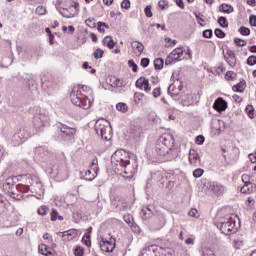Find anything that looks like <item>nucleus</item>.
<instances>
[{"instance_id": "obj_61", "label": "nucleus", "mask_w": 256, "mask_h": 256, "mask_svg": "<svg viewBox=\"0 0 256 256\" xmlns=\"http://www.w3.org/2000/svg\"><path fill=\"white\" fill-rule=\"evenodd\" d=\"M122 9H131V1L123 0L121 3Z\"/></svg>"}, {"instance_id": "obj_53", "label": "nucleus", "mask_w": 256, "mask_h": 256, "mask_svg": "<svg viewBox=\"0 0 256 256\" xmlns=\"http://www.w3.org/2000/svg\"><path fill=\"white\" fill-rule=\"evenodd\" d=\"M158 7L161 9V11H165V9L169 7V2H167L166 0H160L158 2Z\"/></svg>"}, {"instance_id": "obj_41", "label": "nucleus", "mask_w": 256, "mask_h": 256, "mask_svg": "<svg viewBox=\"0 0 256 256\" xmlns=\"http://www.w3.org/2000/svg\"><path fill=\"white\" fill-rule=\"evenodd\" d=\"M240 35H244L245 37L251 35V30L245 26H242L238 29Z\"/></svg>"}, {"instance_id": "obj_12", "label": "nucleus", "mask_w": 256, "mask_h": 256, "mask_svg": "<svg viewBox=\"0 0 256 256\" xmlns=\"http://www.w3.org/2000/svg\"><path fill=\"white\" fill-rule=\"evenodd\" d=\"M111 207L116 212H121V211H127V209L129 208V205L127 204L125 199L120 198L119 196H116L111 199Z\"/></svg>"}, {"instance_id": "obj_43", "label": "nucleus", "mask_w": 256, "mask_h": 256, "mask_svg": "<svg viewBox=\"0 0 256 256\" xmlns=\"http://www.w3.org/2000/svg\"><path fill=\"white\" fill-rule=\"evenodd\" d=\"M105 54V51L103 49L97 48L94 52V59H103V55Z\"/></svg>"}, {"instance_id": "obj_57", "label": "nucleus", "mask_w": 256, "mask_h": 256, "mask_svg": "<svg viewBox=\"0 0 256 256\" xmlns=\"http://www.w3.org/2000/svg\"><path fill=\"white\" fill-rule=\"evenodd\" d=\"M151 9H152L151 5H147L144 9V13L148 18L153 17V12L151 11Z\"/></svg>"}, {"instance_id": "obj_23", "label": "nucleus", "mask_w": 256, "mask_h": 256, "mask_svg": "<svg viewBox=\"0 0 256 256\" xmlns=\"http://www.w3.org/2000/svg\"><path fill=\"white\" fill-rule=\"evenodd\" d=\"M57 235H59L60 237H68L67 241H71V239L75 238V235H77V233H75V229L72 230H67L64 232H58Z\"/></svg>"}, {"instance_id": "obj_50", "label": "nucleus", "mask_w": 256, "mask_h": 256, "mask_svg": "<svg viewBox=\"0 0 256 256\" xmlns=\"http://www.w3.org/2000/svg\"><path fill=\"white\" fill-rule=\"evenodd\" d=\"M234 43H235V45H237V47H245L247 45V41H245L241 38H235Z\"/></svg>"}, {"instance_id": "obj_40", "label": "nucleus", "mask_w": 256, "mask_h": 256, "mask_svg": "<svg viewBox=\"0 0 256 256\" xmlns=\"http://www.w3.org/2000/svg\"><path fill=\"white\" fill-rule=\"evenodd\" d=\"M82 242L86 247H91V235L89 233L84 234Z\"/></svg>"}, {"instance_id": "obj_15", "label": "nucleus", "mask_w": 256, "mask_h": 256, "mask_svg": "<svg viewBox=\"0 0 256 256\" xmlns=\"http://www.w3.org/2000/svg\"><path fill=\"white\" fill-rule=\"evenodd\" d=\"M213 109L218 113H223V111L227 109V101H225V99H223L222 97H219L215 100L213 104Z\"/></svg>"}, {"instance_id": "obj_14", "label": "nucleus", "mask_w": 256, "mask_h": 256, "mask_svg": "<svg viewBox=\"0 0 256 256\" xmlns=\"http://www.w3.org/2000/svg\"><path fill=\"white\" fill-rule=\"evenodd\" d=\"M100 248H101V251H104V253H113V251L115 250V242L113 243L109 240H105L104 238H101Z\"/></svg>"}, {"instance_id": "obj_42", "label": "nucleus", "mask_w": 256, "mask_h": 256, "mask_svg": "<svg viewBox=\"0 0 256 256\" xmlns=\"http://www.w3.org/2000/svg\"><path fill=\"white\" fill-rule=\"evenodd\" d=\"M85 25H87V27H90V29H95V27H97V24L95 23V18L86 19Z\"/></svg>"}, {"instance_id": "obj_45", "label": "nucleus", "mask_w": 256, "mask_h": 256, "mask_svg": "<svg viewBox=\"0 0 256 256\" xmlns=\"http://www.w3.org/2000/svg\"><path fill=\"white\" fill-rule=\"evenodd\" d=\"M49 251V246H47L46 244H40L38 246V252L41 255H45V253H47Z\"/></svg>"}, {"instance_id": "obj_16", "label": "nucleus", "mask_w": 256, "mask_h": 256, "mask_svg": "<svg viewBox=\"0 0 256 256\" xmlns=\"http://www.w3.org/2000/svg\"><path fill=\"white\" fill-rule=\"evenodd\" d=\"M47 171L51 174V177H57V175H60L61 171H63V166L56 162L54 164H50Z\"/></svg>"}, {"instance_id": "obj_38", "label": "nucleus", "mask_w": 256, "mask_h": 256, "mask_svg": "<svg viewBox=\"0 0 256 256\" xmlns=\"http://www.w3.org/2000/svg\"><path fill=\"white\" fill-rule=\"evenodd\" d=\"M143 97H145V94H143L141 92H136L134 94V103L139 105V103H141L143 101Z\"/></svg>"}, {"instance_id": "obj_52", "label": "nucleus", "mask_w": 256, "mask_h": 256, "mask_svg": "<svg viewBox=\"0 0 256 256\" xmlns=\"http://www.w3.org/2000/svg\"><path fill=\"white\" fill-rule=\"evenodd\" d=\"M202 37H204V39H211V37H213V30L211 29L204 30L202 32Z\"/></svg>"}, {"instance_id": "obj_64", "label": "nucleus", "mask_w": 256, "mask_h": 256, "mask_svg": "<svg viewBox=\"0 0 256 256\" xmlns=\"http://www.w3.org/2000/svg\"><path fill=\"white\" fill-rule=\"evenodd\" d=\"M249 23L252 27H256V16L255 15H251L250 16V20Z\"/></svg>"}, {"instance_id": "obj_63", "label": "nucleus", "mask_w": 256, "mask_h": 256, "mask_svg": "<svg viewBox=\"0 0 256 256\" xmlns=\"http://www.w3.org/2000/svg\"><path fill=\"white\" fill-rule=\"evenodd\" d=\"M233 243H234L235 249H241V247H243V241L242 240L235 239Z\"/></svg>"}, {"instance_id": "obj_11", "label": "nucleus", "mask_w": 256, "mask_h": 256, "mask_svg": "<svg viewBox=\"0 0 256 256\" xmlns=\"http://www.w3.org/2000/svg\"><path fill=\"white\" fill-rule=\"evenodd\" d=\"M29 184L31 193H35L34 197H36V199H43V195H45V189H43V183H41V180H39L37 177H34L30 179Z\"/></svg>"}, {"instance_id": "obj_6", "label": "nucleus", "mask_w": 256, "mask_h": 256, "mask_svg": "<svg viewBox=\"0 0 256 256\" xmlns=\"http://www.w3.org/2000/svg\"><path fill=\"white\" fill-rule=\"evenodd\" d=\"M94 129L97 135H99L104 141H109V139H111L112 128L110 121L99 119L96 121Z\"/></svg>"}, {"instance_id": "obj_35", "label": "nucleus", "mask_w": 256, "mask_h": 256, "mask_svg": "<svg viewBox=\"0 0 256 256\" xmlns=\"http://www.w3.org/2000/svg\"><path fill=\"white\" fill-rule=\"evenodd\" d=\"M225 79L226 81H235V79H237V73L233 71H228L225 74Z\"/></svg>"}, {"instance_id": "obj_8", "label": "nucleus", "mask_w": 256, "mask_h": 256, "mask_svg": "<svg viewBox=\"0 0 256 256\" xmlns=\"http://www.w3.org/2000/svg\"><path fill=\"white\" fill-rule=\"evenodd\" d=\"M216 227L217 229H220L223 235H231V233H235V231H237V228H235V219L231 217L217 222Z\"/></svg>"}, {"instance_id": "obj_60", "label": "nucleus", "mask_w": 256, "mask_h": 256, "mask_svg": "<svg viewBox=\"0 0 256 256\" xmlns=\"http://www.w3.org/2000/svg\"><path fill=\"white\" fill-rule=\"evenodd\" d=\"M46 12H47V9H45V7L43 6H38L36 8V15H45Z\"/></svg>"}, {"instance_id": "obj_27", "label": "nucleus", "mask_w": 256, "mask_h": 256, "mask_svg": "<svg viewBox=\"0 0 256 256\" xmlns=\"http://www.w3.org/2000/svg\"><path fill=\"white\" fill-rule=\"evenodd\" d=\"M220 11L222 13L231 14V13H233V11H235V9L230 4H222V5H220Z\"/></svg>"}, {"instance_id": "obj_33", "label": "nucleus", "mask_w": 256, "mask_h": 256, "mask_svg": "<svg viewBox=\"0 0 256 256\" xmlns=\"http://www.w3.org/2000/svg\"><path fill=\"white\" fill-rule=\"evenodd\" d=\"M217 23L222 27L223 29H226V27H229V21H227V17L221 16L218 18Z\"/></svg>"}, {"instance_id": "obj_18", "label": "nucleus", "mask_w": 256, "mask_h": 256, "mask_svg": "<svg viewBox=\"0 0 256 256\" xmlns=\"http://www.w3.org/2000/svg\"><path fill=\"white\" fill-rule=\"evenodd\" d=\"M140 217L143 219V221H149V219L153 217V206L142 208Z\"/></svg>"}, {"instance_id": "obj_47", "label": "nucleus", "mask_w": 256, "mask_h": 256, "mask_svg": "<svg viewBox=\"0 0 256 256\" xmlns=\"http://www.w3.org/2000/svg\"><path fill=\"white\" fill-rule=\"evenodd\" d=\"M145 81H147V78H145V77H140V78L136 81V83H135L136 87H137L138 89H142L143 86L145 85Z\"/></svg>"}, {"instance_id": "obj_39", "label": "nucleus", "mask_w": 256, "mask_h": 256, "mask_svg": "<svg viewBox=\"0 0 256 256\" xmlns=\"http://www.w3.org/2000/svg\"><path fill=\"white\" fill-rule=\"evenodd\" d=\"M114 79V81H113V83L111 84L112 85V87H125V82L123 81V80H121V79H119V78H113Z\"/></svg>"}, {"instance_id": "obj_22", "label": "nucleus", "mask_w": 256, "mask_h": 256, "mask_svg": "<svg viewBox=\"0 0 256 256\" xmlns=\"http://www.w3.org/2000/svg\"><path fill=\"white\" fill-rule=\"evenodd\" d=\"M227 63L230 65V67H235V65H237V57L235 56V52L233 51H228L227 52Z\"/></svg>"}, {"instance_id": "obj_5", "label": "nucleus", "mask_w": 256, "mask_h": 256, "mask_svg": "<svg viewBox=\"0 0 256 256\" xmlns=\"http://www.w3.org/2000/svg\"><path fill=\"white\" fill-rule=\"evenodd\" d=\"M58 132L54 135L56 141H72L77 130L63 123L57 124Z\"/></svg>"}, {"instance_id": "obj_9", "label": "nucleus", "mask_w": 256, "mask_h": 256, "mask_svg": "<svg viewBox=\"0 0 256 256\" xmlns=\"http://www.w3.org/2000/svg\"><path fill=\"white\" fill-rule=\"evenodd\" d=\"M29 137H31V132L27 130V128H20L12 136L11 143L14 145V147H19V145H23V143H25Z\"/></svg>"}, {"instance_id": "obj_7", "label": "nucleus", "mask_w": 256, "mask_h": 256, "mask_svg": "<svg viewBox=\"0 0 256 256\" xmlns=\"http://www.w3.org/2000/svg\"><path fill=\"white\" fill-rule=\"evenodd\" d=\"M0 181H4L3 189H4V191L6 193H10L11 195H15L16 194V186H15V184L17 183V181H19L17 176H10V177L7 178V172H4L0 176Z\"/></svg>"}, {"instance_id": "obj_4", "label": "nucleus", "mask_w": 256, "mask_h": 256, "mask_svg": "<svg viewBox=\"0 0 256 256\" xmlns=\"http://www.w3.org/2000/svg\"><path fill=\"white\" fill-rule=\"evenodd\" d=\"M32 113H34L33 125L37 131H41L42 127L49 123V112L36 106L33 108Z\"/></svg>"}, {"instance_id": "obj_25", "label": "nucleus", "mask_w": 256, "mask_h": 256, "mask_svg": "<svg viewBox=\"0 0 256 256\" xmlns=\"http://www.w3.org/2000/svg\"><path fill=\"white\" fill-rule=\"evenodd\" d=\"M170 56L174 61H177V59H181L183 57V49L181 48H176L174 49L171 53Z\"/></svg>"}, {"instance_id": "obj_46", "label": "nucleus", "mask_w": 256, "mask_h": 256, "mask_svg": "<svg viewBox=\"0 0 256 256\" xmlns=\"http://www.w3.org/2000/svg\"><path fill=\"white\" fill-rule=\"evenodd\" d=\"M214 35L218 38V39H225L226 34L223 32V30L216 28L214 30Z\"/></svg>"}, {"instance_id": "obj_54", "label": "nucleus", "mask_w": 256, "mask_h": 256, "mask_svg": "<svg viewBox=\"0 0 256 256\" xmlns=\"http://www.w3.org/2000/svg\"><path fill=\"white\" fill-rule=\"evenodd\" d=\"M74 255L75 256L85 255V249L81 246L76 247L75 250H74Z\"/></svg>"}, {"instance_id": "obj_2", "label": "nucleus", "mask_w": 256, "mask_h": 256, "mask_svg": "<svg viewBox=\"0 0 256 256\" xmlns=\"http://www.w3.org/2000/svg\"><path fill=\"white\" fill-rule=\"evenodd\" d=\"M121 153L122 151L118 150L112 155V163H116V165L124 169V177L126 179H133L135 173H137V162L131 164L129 157L126 156L123 158Z\"/></svg>"}, {"instance_id": "obj_32", "label": "nucleus", "mask_w": 256, "mask_h": 256, "mask_svg": "<svg viewBox=\"0 0 256 256\" xmlns=\"http://www.w3.org/2000/svg\"><path fill=\"white\" fill-rule=\"evenodd\" d=\"M116 109H117V111H120L121 113H127L129 111V106H127L126 103L119 102L116 105Z\"/></svg>"}, {"instance_id": "obj_48", "label": "nucleus", "mask_w": 256, "mask_h": 256, "mask_svg": "<svg viewBox=\"0 0 256 256\" xmlns=\"http://www.w3.org/2000/svg\"><path fill=\"white\" fill-rule=\"evenodd\" d=\"M202 256H216L215 252L211 248H203Z\"/></svg>"}, {"instance_id": "obj_55", "label": "nucleus", "mask_w": 256, "mask_h": 256, "mask_svg": "<svg viewBox=\"0 0 256 256\" xmlns=\"http://www.w3.org/2000/svg\"><path fill=\"white\" fill-rule=\"evenodd\" d=\"M247 65H249L250 67H253V65H256V56L255 55H251L247 58Z\"/></svg>"}, {"instance_id": "obj_17", "label": "nucleus", "mask_w": 256, "mask_h": 256, "mask_svg": "<svg viewBox=\"0 0 256 256\" xmlns=\"http://www.w3.org/2000/svg\"><path fill=\"white\" fill-rule=\"evenodd\" d=\"M131 47L134 51V55H136V57H141V55L143 54V51H145V46L143 45V43L139 42V41H133L131 43Z\"/></svg>"}, {"instance_id": "obj_31", "label": "nucleus", "mask_w": 256, "mask_h": 256, "mask_svg": "<svg viewBox=\"0 0 256 256\" xmlns=\"http://www.w3.org/2000/svg\"><path fill=\"white\" fill-rule=\"evenodd\" d=\"M241 193L244 194H249V193H253V184H244V186L241 187L240 189Z\"/></svg>"}, {"instance_id": "obj_36", "label": "nucleus", "mask_w": 256, "mask_h": 256, "mask_svg": "<svg viewBox=\"0 0 256 256\" xmlns=\"http://www.w3.org/2000/svg\"><path fill=\"white\" fill-rule=\"evenodd\" d=\"M37 213H38V215L45 217V215H47V213H49V207L42 205L38 208Z\"/></svg>"}, {"instance_id": "obj_51", "label": "nucleus", "mask_w": 256, "mask_h": 256, "mask_svg": "<svg viewBox=\"0 0 256 256\" xmlns=\"http://www.w3.org/2000/svg\"><path fill=\"white\" fill-rule=\"evenodd\" d=\"M84 179H85L86 181H93V179H95V175L93 174V172H91V170H87V171L85 172Z\"/></svg>"}, {"instance_id": "obj_28", "label": "nucleus", "mask_w": 256, "mask_h": 256, "mask_svg": "<svg viewBox=\"0 0 256 256\" xmlns=\"http://www.w3.org/2000/svg\"><path fill=\"white\" fill-rule=\"evenodd\" d=\"M20 193H27L31 191L30 185H25V184H17L16 185V192Z\"/></svg>"}, {"instance_id": "obj_26", "label": "nucleus", "mask_w": 256, "mask_h": 256, "mask_svg": "<svg viewBox=\"0 0 256 256\" xmlns=\"http://www.w3.org/2000/svg\"><path fill=\"white\" fill-rule=\"evenodd\" d=\"M195 101L193 100V95L188 94L186 95L185 99L182 100L183 107H191Z\"/></svg>"}, {"instance_id": "obj_1", "label": "nucleus", "mask_w": 256, "mask_h": 256, "mask_svg": "<svg viewBox=\"0 0 256 256\" xmlns=\"http://www.w3.org/2000/svg\"><path fill=\"white\" fill-rule=\"evenodd\" d=\"M156 154L164 157V161L177 159L179 150L175 148V138L171 134H162L156 141Z\"/></svg>"}, {"instance_id": "obj_21", "label": "nucleus", "mask_w": 256, "mask_h": 256, "mask_svg": "<svg viewBox=\"0 0 256 256\" xmlns=\"http://www.w3.org/2000/svg\"><path fill=\"white\" fill-rule=\"evenodd\" d=\"M9 207H11L9 201H7V199L0 194V215H2V213H5V211H7V208Z\"/></svg>"}, {"instance_id": "obj_3", "label": "nucleus", "mask_w": 256, "mask_h": 256, "mask_svg": "<svg viewBox=\"0 0 256 256\" xmlns=\"http://www.w3.org/2000/svg\"><path fill=\"white\" fill-rule=\"evenodd\" d=\"M87 87L82 86L81 88H73L72 92L70 93L71 103L76 107H80L81 109H91V105H93V101L89 99L87 94L83 93Z\"/></svg>"}, {"instance_id": "obj_58", "label": "nucleus", "mask_w": 256, "mask_h": 256, "mask_svg": "<svg viewBox=\"0 0 256 256\" xmlns=\"http://www.w3.org/2000/svg\"><path fill=\"white\" fill-rule=\"evenodd\" d=\"M196 145H203L205 143V136L198 135L195 139Z\"/></svg>"}, {"instance_id": "obj_44", "label": "nucleus", "mask_w": 256, "mask_h": 256, "mask_svg": "<svg viewBox=\"0 0 256 256\" xmlns=\"http://www.w3.org/2000/svg\"><path fill=\"white\" fill-rule=\"evenodd\" d=\"M204 173H205V170L201 168H197L193 171V177H195V179H199V177H203Z\"/></svg>"}, {"instance_id": "obj_19", "label": "nucleus", "mask_w": 256, "mask_h": 256, "mask_svg": "<svg viewBox=\"0 0 256 256\" xmlns=\"http://www.w3.org/2000/svg\"><path fill=\"white\" fill-rule=\"evenodd\" d=\"M189 162L194 167H197L201 163V157H199V153L195 150L189 151Z\"/></svg>"}, {"instance_id": "obj_56", "label": "nucleus", "mask_w": 256, "mask_h": 256, "mask_svg": "<svg viewBox=\"0 0 256 256\" xmlns=\"http://www.w3.org/2000/svg\"><path fill=\"white\" fill-rule=\"evenodd\" d=\"M128 66L130 67V69H132L133 73H137L138 66H137V63H135L134 60H129L128 61Z\"/></svg>"}, {"instance_id": "obj_24", "label": "nucleus", "mask_w": 256, "mask_h": 256, "mask_svg": "<svg viewBox=\"0 0 256 256\" xmlns=\"http://www.w3.org/2000/svg\"><path fill=\"white\" fill-rule=\"evenodd\" d=\"M102 43L104 47H108V49H113L116 45L115 41L113 40V37L111 36L104 37Z\"/></svg>"}, {"instance_id": "obj_29", "label": "nucleus", "mask_w": 256, "mask_h": 256, "mask_svg": "<svg viewBox=\"0 0 256 256\" xmlns=\"http://www.w3.org/2000/svg\"><path fill=\"white\" fill-rule=\"evenodd\" d=\"M163 65H165V60L163 58H157L154 60V68L158 71H161L163 69Z\"/></svg>"}, {"instance_id": "obj_10", "label": "nucleus", "mask_w": 256, "mask_h": 256, "mask_svg": "<svg viewBox=\"0 0 256 256\" xmlns=\"http://www.w3.org/2000/svg\"><path fill=\"white\" fill-rule=\"evenodd\" d=\"M69 0H58V3L56 5L59 13L66 17V19H71L75 17V11L73 7L69 6Z\"/></svg>"}, {"instance_id": "obj_34", "label": "nucleus", "mask_w": 256, "mask_h": 256, "mask_svg": "<svg viewBox=\"0 0 256 256\" xmlns=\"http://www.w3.org/2000/svg\"><path fill=\"white\" fill-rule=\"evenodd\" d=\"M233 91H235L236 93H243V91H245V84L243 82H239L237 84H235L232 87Z\"/></svg>"}, {"instance_id": "obj_13", "label": "nucleus", "mask_w": 256, "mask_h": 256, "mask_svg": "<svg viewBox=\"0 0 256 256\" xmlns=\"http://www.w3.org/2000/svg\"><path fill=\"white\" fill-rule=\"evenodd\" d=\"M209 189L216 197H221V195L225 193V186L221 185L219 182H212Z\"/></svg>"}, {"instance_id": "obj_49", "label": "nucleus", "mask_w": 256, "mask_h": 256, "mask_svg": "<svg viewBox=\"0 0 256 256\" xmlns=\"http://www.w3.org/2000/svg\"><path fill=\"white\" fill-rule=\"evenodd\" d=\"M97 27H98L97 30L99 31V33H103L105 29H109V24L105 22H98ZM101 27H104L105 29H101Z\"/></svg>"}, {"instance_id": "obj_30", "label": "nucleus", "mask_w": 256, "mask_h": 256, "mask_svg": "<svg viewBox=\"0 0 256 256\" xmlns=\"http://www.w3.org/2000/svg\"><path fill=\"white\" fill-rule=\"evenodd\" d=\"M245 113L250 119H255V108H253V105H247L245 108Z\"/></svg>"}, {"instance_id": "obj_59", "label": "nucleus", "mask_w": 256, "mask_h": 256, "mask_svg": "<svg viewBox=\"0 0 256 256\" xmlns=\"http://www.w3.org/2000/svg\"><path fill=\"white\" fill-rule=\"evenodd\" d=\"M189 217H194L195 219L199 218V211H197V209L192 208L189 212H188Z\"/></svg>"}, {"instance_id": "obj_62", "label": "nucleus", "mask_w": 256, "mask_h": 256, "mask_svg": "<svg viewBox=\"0 0 256 256\" xmlns=\"http://www.w3.org/2000/svg\"><path fill=\"white\" fill-rule=\"evenodd\" d=\"M153 97L157 99V97H161V87L155 88L152 92Z\"/></svg>"}, {"instance_id": "obj_37", "label": "nucleus", "mask_w": 256, "mask_h": 256, "mask_svg": "<svg viewBox=\"0 0 256 256\" xmlns=\"http://www.w3.org/2000/svg\"><path fill=\"white\" fill-rule=\"evenodd\" d=\"M51 221H55L56 219H59V221H63V216H59V212L56 209H52L51 212Z\"/></svg>"}, {"instance_id": "obj_20", "label": "nucleus", "mask_w": 256, "mask_h": 256, "mask_svg": "<svg viewBox=\"0 0 256 256\" xmlns=\"http://www.w3.org/2000/svg\"><path fill=\"white\" fill-rule=\"evenodd\" d=\"M34 153L36 157H39L40 159H45V157L49 155V150L46 146H39L35 148Z\"/></svg>"}]
</instances>
